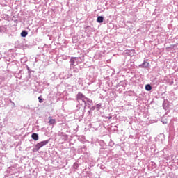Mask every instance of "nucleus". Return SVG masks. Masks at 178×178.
Here are the masks:
<instances>
[{
  "mask_svg": "<svg viewBox=\"0 0 178 178\" xmlns=\"http://www.w3.org/2000/svg\"><path fill=\"white\" fill-rule=\"evenodd\" d=\"M76 101L78 102L79 105H83L81 102H86V99H87V97L81 92H79L76 95H75Z\"/></svg>",
  "mask_w": 178,
  "mask_h": 178,
  "instance_id": "1",
  "label": "nucleus"
},
{
  "mask_svg": "<svg viewBox=\"0 0 178 178\" xmlns=\"http://www.w3.org/2000/svg\"><path fill=\"white\" fill-rule=\"evenodd\" d=\"M49 143V140H43L35 145V147L32 149L33 152H37L40 151V148H42V147H45L47 144Z\"/></svg>",
  "mask_w": 178,
  "mask_h": 178,
  "instance_id": "2",
  "label": "nucleus"
},
{
  "mask_svg": "<svg viewBox=\"0 0 178 178\" xmlns=\"http://www.w3.org/2000/svg\"><path fill=\"white\" fill-rule=\"evenodd\" d=\"M79 65V57H71L70 60V68L74 67V66H77Z\"/></svg>",
  "mask_w": 178,
  "mask_h": 178,
  "instance_id": "3",
  "label": "nucleus"
},
{
  "mask_svg": "<svg viewBox=\"0 0 178 178\" xmlns=\"http://www.w3.org/2000/svg\"><path fill=\"white\" fill-rule=\"evenodd\" d=\"M83 104L84 108H86V106H88V108H91V106L92 105L93 102L92 100H91L90 98L86 97Z\"/></svg>",
  "mask_w": 178,
  "mask_h": 178,
  "instance_id": "4",
  "label": "nucleus"
},
{
  "mask_svg": "<svg viewBox=\"0 0 178 178\" xmlns=\"http://www.w3.org/2000/svg\"><path fill=\"white\" fill-rule=\"evenodd\" d=\"M139 67H140V69H148V67H149V63L144 60L142 64L139 65Z\"/></svg>",
  "mask_w": 178,
  "mask_h": 178,
  "instance_id": "5",
  "label": "nucleus"
},
{
  "mask_svg": "<svg viewBox=\"0 0 178 178\" xmlns=\"http://www.w3.org/2000/svg\"><path fill=\"white\" fill-rule=\"evenodd\" d=\"M163 108L165 111H169V102H168V100H164L163 103Z\"/></svg>",
  "mask_w": 178,
  "mask_h": 178,
  "instance_id": "6",
  "label": "nucleus"
},
{
  "mask_svg": "<svg viewBox=\"0 0 178 178\" xmlns=\"http://www.w3.org/2000/svg\"><path fill=\"white\" fill-rule=\"evenodd\" d=\"M125 94L126 95H128V97H136V95H137V94L132 90L127 91Z\"/></svg>",
  "mask_w": 178,
  "mask_h": 178,
  "instance_id": "7",
  "label": "nucleus"
},
{
  "mask_svg": "<svg viewBox=\"0 0 178 178\" xmlns=\"http://www.w3.org/2000/svg\"><path fill=\"white\" fill-rule=\"evenodd\" d=\"M49 124H56V120L51 118V117H49Z\"/></svg>",
  "mask_w": 178,
  "mask_h": 178,
  "instance_id": "8",
  "label": "nucleus"
},
{
  "mask_svg": "<svg viewBox=\"0 0 178 178\" xmlns=\"http://www.w3.org/2000/svg\"><path fill=\"white\" fill-rule=\"evenodd\" d=\"M31 137L33 140H35V141H38V134H33Z\"/></svg>",
  "mask_w": 178,
  "mask_h": 178,
  "instance_id": "9",
  "label": "nucleus"
},
{
  "mask_svg": "<svg viewBox=\"0 0 178 178\" xmlns=\"http://www.w3.org/2000/svg\"><path fill=\"white\" fill-rule=\"evenodd\" d=\"M97 23H103L104 22V17H102V16L97 17Z\"/></svg>",
  "mask_w": 178,
  "mask_h": 178,
  "instance_id": "10",
  "label": "nucleus"
},
{
  "mask_svg": "<svg viewBox=\"0 0 178 178\" xmlns=\"http://www.w3.org/2000/svg\"><path fill=\"white\" fill-rule=\"evenodd\" d=\"M29 34V32L27 31L24 30L21 32V37H27V35Z\"/></svg>",
  "mask_w": 178,
  "mask_h": 178,
  "instance_id": "11",
  "label": "nucleus"
},
{
  "mask_svg": "<svg viewBox=\"0 0 178 178\" xmlns=\"http://www.w3.org/2000/svg\"><path fill=\"white\" fill-rule=\"evenodd\" d=\"M145 90L146 91H151V90H152V86H151L149 84H147L145 86Z\"/></svg>",
  "mask_w": 178,
  "mask_h": 178,
  "instance_id": "12",
  "label": "nucleus"
},
{
  "mask_svg": "<svg viewBox=\"0 0 178 178\" xmlns=\"http://www.w3.org/2000/svg\"><path fill=\"white\" fill-rule=\"evenodd\" d=\"M101 106H102V104L99 103L95 106L96 110L99 111L101 109Z\"/></svg>",
  "mask_w": 178,
  "mask_h": 178,
  "instance_id": "13",
  "label": "nucleus"
},
{
  "mask_svg": "<svg viewBox=\"0 0 178 178\" xmlns=\"http://www.w3.org/2000/svg\"><path fill=\"white\" fill-rule=\"evenodd\" d=\"M73 168L75 169V170L79 169V163L75 162V163L73 164Z\"/></svg>",
  "mask_w": 178,
  "mask_h": 178,
  "instance_id": "14",
  "label": "nucleus"
},
{
  "mask_svg": "<svg viewBox=\"0 0 178 178\" xmlns=\"http://www.w3.org/2000/svg\"><path fill=\"white\" fill-rule=\"evenodd\" d=\"M108 145H109V147H113L115 145V143H113V141H112V140H111L108 143Z\"/></svg>",
  "mask_w": 178,
  "mask_h": 178,
  "instance_id": "15",
  "label": "nucleus"
},
{
  "mask_svg": "<svg viewBox=\"0 0 178 178\" xmlns=\"http://www.w3.org/2000/svg\"><path fill=\"white\" fill-rule=\"evenodd\" d=\"M0 33H5V27L0 26Z\"/></svg>",
  "mask_w": 178,
  "mask_h": 178,
  "instance_id": "16",
  "label": "nucleus"
},
{
  "mask_svg": "<svg viewBox=\"0 0 178 178\" xmlns=\"http://www.w3.org/2000/svg\"><path fill=\"white\" fill-rule=\"evenodd\" d=\"M8 173H10V175H15V173H17V171H7Z\"/></svg>",
  "mask_w": 178,
  "mask_h": 178,
  "instance_id": "17",
  "label": "nucleus"
},
{
  "mask_svg": "<svg viewBox=\"0 0 178 178\" xmlns=\"http://www.w3.org/2000/svg\"><path fill=\"white\" fill-rule=\"evenodd\" d=\"M91 111H95V109H96V107H95V106H90V108H89Z\"/></svg>",
  "mask_w": 178,
  "mask_h": 178,
  "instance_id": "18",
  "label": "nucleus"
},
{
  "mask_svg": "<svg viewBox=\"0 0 178 178\" xmlns=\"http://www.w3.org/2000/svg\"><path fill=\"white\" fill-rule=\"evenodd\" d=\"M38 99H39L40 104H42V98L41 97H38Z\"/></svg>",
  "mask_w": 178,
  "mask_h": 178,
  "instance_id": "19",
  "label": "nucleus"
},
{
  "mask_svg": "<svg viewBox=\"0 0 178 178\" xmlns=\"http://www.w3.org/2000/svg\"><path fill=\"white\" fill-rule=\"evenodd\" d=\"M87 30H92V28H91V26H88L87 27H86V31Z\"/></svg>",
  "mask_w": 178,
  "mask_h": 178,
  "instance_id": "20",
  "label": "nucleus"
},
{
  "mask_svg": "<svg viewBox=\"0 0 178 178\" xmlns=\"http://www.w3.org/2000/svg\"><path fill=\"white\" fill-rule=\"evenodd\" d=\"M161 122H163V124H168L167 120H161Z\"/></svg>",
  "mask_w": 178,
  "mask_h": 178,
  "instance_id": "21",
  "label": "nucleus"
},
{
  "mask_svg": "<svg viewBox=\"0 0 178 178\" xmlns=\"http://www.w3.org/2000/svg\"><path fill=\"white\" fill-rule=\"evenodd\" d=\"M100 169H102V170L105 169V165H100Z\"/></svg>",
  "mask_w": 178,
  "mask_h": 178,
  "instance_id": "22",
  "label": "nucleus"
},
{
  "mask_svg": "<svg viewBox=\"0 0 178 178\" xmlns=\"http://www.w3.org/2000/svg\"><path fill=\"white\" fill-rule=\"evenodd\" d=\"M6 60H7V62H8V63H6L7 65H9V63H10L9 61L10 60V58L6 59Z\"/></svg>",
  "mask_w": 178,
  "mask_h": 178,
  "instance_id": "23",
  "label": "nucleus"
},
{
  "mask_svg": "<svg viewBox=\"0 0 178 178\" xmlns=\"http://www.w3.org/2000/svg\"><path fill=\"white\" fill-rule=\"evenodd\" d=\"M76 108H77V109L79 111V109H80V104L76 105Z\"/></svg>",
  "mask_w": 178,
  "mask_h": 178,
  "instance_id": "24",
  "label": "nucleus"
},
{
  "mask_svg": "<svg viewBox=\"0 0 178 178\" xmlns=\"http://www.w3.org/2000/svg\"><path fill=\"white\" fill-rule=\"evenodd\" d=\"M88 113L89 115H90V113H91V110L90 109V110L88 111Z\"/></svg>",
  "mask_w": 178,
  "mask_h": 178,
  "instance_id": "25",
  "label": "nucleus"
},
{
  "mask_svg": "<svg viewBox=\"0 0 178 178\" xmlns=\"http://www.w3.org/2000/svg\"><path fill=\"white\" fill-rule=\"evenodd\" d=\"M27 70H30V67H29V66H27Z\"/></svg>",
  "mask_w": 178,
  "mask_h": 178,
  "instance_id": "26",
  "label": "nucleus"
},
{
  "mask_svg": "<svg viewBox=\"0 0 178 178\" xmlns=\"http://www.w3.org/2000/svg\"><path fill=\"white\" fill-rule=\"evenodd\" d=\"M108 119H112V117H109Z\"/></svg>",
  "mask_w": 178,
  "mask_h": 178,
  "instance_id": "27",
  "label": "nucleus"
}]
</instances>
